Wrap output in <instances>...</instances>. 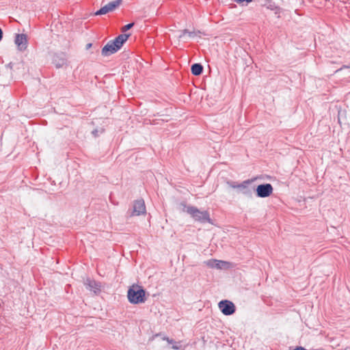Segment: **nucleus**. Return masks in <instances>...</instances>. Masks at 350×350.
Returning a JSON list of instances; mask_svg holds the SVG:
<instances>
[{
    "instance_id": "obj_14",
    "label": "nucleus",
    "mask_w": 350,
    "mask_h": 350,
    "mask_svg": "<svg viewBox=\"0 0 350 350\" xmlns=\"http://www.w3.org/2000/svg\"><path fill=\"white\" fill-rule=\"evenodd\" d=\"M185 34H188L189 36L190 37H193L195 35V32L194 31H188L187 29H184L183 31H181V33L178 36V38H183Z\"/></svg>"
},
{
    "instance_id": "obj_2",
    "label": "nucleus",
    "mask_w": 350,
    "mask_h": 350,
    "mask_svg": "<svg viewBox=\"0 0 350 350\" xmlns=\"http://www.w3.org/2000/svg\"><path fill=\"white\" fill-rule=\"evenodd\" d=\"M127 297L129 302L131 304H142L146 300V291L142 286L137 284H133L128 290Z\"/></svg>"
},
{
    "instance_id": "obj_3",
    "label": "nucleus",
    "mask_w": 350,
    "mask_h": 350,
    "mask_svg": "<svg viewBox=\"0 0 350 350\" xmlns=\"http://www.w3.org/2000/svg\"><path fill=\"white\" fill-rule=\"evenodd\" d=\"M183 211L189 214L196 221L201 223L211 222L209 213L207 211H201L196 206L185 205Z\"/></svg>"
},
{
    "instance_id": "obj_8",
    "label": "nucleus",
    "mask_w": 350,
    "mask_h": 350,
    "mask_svg": "<svg viewBox=\"0 0 350 350\" xmlns=\"http://www.w3.org/2000/svg\"><path fill=\"white\" fill-rule=\"evenodd\" d=\"M146 213V206L143 200H135L133 203V211L129 214V216L140 215Z\"/></svg>"
},
{
    "instance_id": "obj_11",
    "label": "nucleus",
    "mask_w": 350,
    "mask_h": 350,
    "mask_svg": "<svg viewBox=\"0 0 350 350\" xmlns=\"http://www.w3.org/2000/svg\"><path fill=\"white\" fill-rule=\"evenodd\" d=\"M191 73L193 75L198 76L203 72V66L200 64H194L191 67Z\"/></svg>"
},
{
    "instance_id": "obj_4",
    "label": "nucleus",
    "mask_w": 350,
    "mask_h": 350,
    "mask_svg": "<svg viewBox=\"0 0 350 350\" xmlns=\"http://www.w3.org/2000/svg\"><path fill=\"white\" fill-rule=\"evenodd\" d=\"M219 308L225 315H232L235 312L236 308L234 304L228 300H222L218 304Z\"/></svg>"
},
{
    "instance_id": "obj_23",
    "label": "nucleus",
    "mask_w": 350,
    "mask_h": 350,
    "mask_svg": "<svg viewBox=\"0 0 350 350\" xmlns=\"http://www.w3.org/2000/svg\"><path fill=\"white\" fill-rule=\"evenodd\" d=\"M267 8L271 9V10H273V6H272V5H269V6H268V7H267Z\"/></svg>"
},
{
    "instance_id": "obj_7",
    "label": "nucleus",
    "mask_w": 350,
    "mask_h": 350,
    "mask_svg": "<svg viewBox=\"0 0 350 350\" xmlns=\"http://www.w3.org/2000/svg\"><path fill=\"white\" fill-rule=\"evenodd\" d=\"M273 192V187L269 183L262 184L256 188V195L259 198H267Z\"/></svg>"
},
{
    "instance_id": "obj_12",
    "label": "nucleus",
    "mask_w": 350,
    "mask_h": 350,
    "mask_svg": "<svg viewBox=\"0 0 350 350\" xmlns=\"http://www.w3.org/2000/svg\"><path fill=\"white\" fill-rule=\"evenodd\" d=\"M53 64L57 68H61L66 64V59L64 57H60L58 55H55L53 59Z\"/></svg>"
},
{
    "instance_id": "obj_16",
    "label": "nucleus",
    "mask_w": 350,
    "mask_h": 350,
    "mask_svg": "<svg viewBox=\"0 0 350 350\" xmlns=\"http://www.w3.org/2000/svg\"><path fill=\"white\" fill-rule=\"evenodd\" d=\"M205 263L206 264V265L211 268H215V263H216V260L215 259H212V260H209L206 262H205Z\"/></svg>"
},
{
    "instance_id": "obj_22",
    "label": "nucleus",
    "mask_w": 350,
    "mask_h": 350,
    "mask_svg": "<svg viewBox=\"0 0 350 350\" xmlns=\"http://www.w3.org/2000/svg\"><path fill=\"white\" fill-rule=\"evenodd\" d=\"M96 133H97V130H94L92 131V134L94 135L95 136L96 135Z\"/></svg>"
},
{
    "instance_id": "obj_13",
    "label": "nucleus",
    "mask_w": 350,
    "mask_h": 350,
    "mask_svg": "<svg viewBox=\"0 0 350 350\" xmlns=\"http://www.w3.org/2000/svg\"><path fill=\"white\" fill-rule=\"evenodd\" d=\"M164 340H166L169 344H172V348L175 350H178L181 348L180 342L174 341L173 339H170L168 337H163Z\"/></svg>"
},
{
    "instance_id": "obj_17",
    "label": "nucleus",
    "mask_w": 350,
    "mask_h": 350,
    "mask_svg": "<svg viewBox=\"0 0 350 350\" xmlns=\"http://www.w3.org/2000/svg\"><path fill=\"white\" fill-rule=\"evenodd\" d=\"M134 25V23H129L126 25H124L122 28V31H126L129 29H130L131 27H133V26Z\"/></svg>"
},
{
    "instance_id": "obj_6",
    "label": "nucleus",
    "mask_w": 350,
    "mask_h": 350,
    "mask_svg": "<svg viewBox=\"0 0 350 350\" xmlns=\"http://www.w3.org/2000/svg\"><path fill=\"white\" fill-rule=\"evenodd\" d=\"M122 3V0H116L111 2H109L105 6L102 7L100 10H98L95 15H103L109 12L113 11L116 8L119 7Z\"/></svg>"
},
{
    "instance_id": "obj_18",
    "label": "nucleus",
    "mask_w": 350,
    "mask_h": 350,
    "mask_svg": "<svg viewBox=\"0 0 350 350\" xmlns=\"http://www.w3.org/2000/svg\"><path fill=\"white\" fill-rule=\"evenodd\" d=\"M252 1V0H236V1L238 2V3H242V2H244V1H246L247 3H250Z\"/></svg>"
},
{
    "instance_id": "obj_24",
    "label": "nucleus",
    "mask_w": 350,
    "mask_h": 350,
    "mask_svg": "<svg viewBox=\"0 0 350 350\" xmlns=\"http://www.w3.org/2000/svg\"><path fill=\"white\" fill-rule=\"evenodd\" d=\"M343 68H349V66H344Z\"/></svg>"
},
{
    "instance_id": "obj_21",
    "label": "nucleus",
    "mask_w": 350,
    "mask_h": 350,
    "mask_svg": "<svg viewBox=\"0 0 350 350\" xmlns=\"http://www.w3.org/2000/svg\"><path fill=\"white\" fill-rule=\"evenodd\" d=\"M275 14H278V11H279V8H277V7H275Z\"/></svg>"
},
{
    "instance_id": "obj_19",
    "label": "nucleus",
    "mask_w": 350,
    "mask_h": 350,
    "mask_svg": "<svg viewBox=\"0 0 350 350\" xmlns=\"http://www.w3.org/2000/svg\"><path fill=\"white\" fill-rule=\"evenodd\" d=\"M293 350H307L305 348L302 347H297L295 349Z\"/></svg>"
},
{
    "instance_id": "obj_10",
    "label": "nucleus",
    "mask_w": 350,
    "mask_h": 350,
    "mask_svg": "<svg viewBox=\"0 0 350 350\" xmlns=\"http://www.w3.org/2000/svg\"><path fill=\"white\" fill-rule=\"evenodd\" d=\"M84 284L88 290L93 291L95 294H98L101 291L100 283L94 280L87 278L84 282Z\"/></svg>"
},
{
    "instance_id": "obj_1",
    "label": "nucleus",
    "mask_w": 350,
    "mask_h": 350,
    "mask_svg": "<svg viewBox=\"0 0 350 350\" xmlns=\"http://www.w3.org/2000/svg\"><path fill=\"white\" fill-rule=\"evenodd\" d=\"M129 37V34L123 33L117 36L113 40L109 41L102 49V55L107 57L116 53L122 48L123 44L128 40Z\"/></svg>"
},
{
    "instance_id": "obj_5",
    "label": "nucleus",
    "mask_w": 350,
    "mask_h": 350,
    "mask_svg": "<svg viewBox=\"0 0 350 350\" xmlns=\"http://www.w3.org/2000/svg\"><path fill=\"white\" fill-rule=\"evenodd\" d=\"M252 180H247L243 181L241 183H237L235 182H230V183H228V185L232 188L239 189H240L242 191V193L243 194L249 196V195H251L252 190L249 188L248 186H249L250 184L252 183Z\"/></svg>"
},
{
    "instance_id": "obj_15",
    "label": "nucleus",
    "mask_w": 350,
    "mask_h": 350,
    "mask_svg": "<svg viewBox=\"0 0 350 350\" xmlns=\"http://www.w3.org/2000/svg\"><path fill=\"white\" fill-rule=\"evenodd\" d=\"M226 264L227 262L226 261L216 260L215 268L221 269Z\"/></svg>"
},
{
    "instance_id": "obj_9",
    "label": "nucleus",
    "mask_w": 350,
    "mask_h": 350,
    "mask_svg": "<svg viewBox=\"0 0 350 350\" xmlns=\"http://www.w3.org/2000/svg\"><path fill=\"white\" fill-rule=\"evenodd\" d=\"M14 42L18 49L21 51H25L27 47V38L24 33H18L16 35Z\"/></svg>"
},
{
    "instance_id": "obj_20",
    "label": "nucleus",
    "mask_w": 350,
    "mask_h": 350,
    "mask_svg": "<svg viewBox=\"0 0 350 350\" xmlns=\"http://www.w3.org/2000/svg\"><path fill=\"white\" fill-rule=\"evenodd\" d=\"M92 43H88V44L86 45V49L88 50V49H90V48H91V46H92Z\"/></svg>"
}]
</instances>
